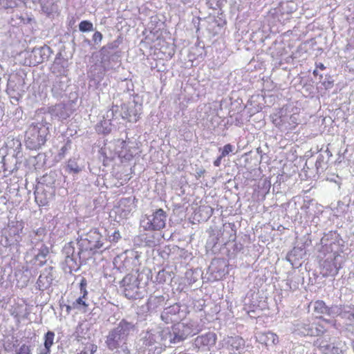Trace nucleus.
Here are the masks:
<instances>
[{
    "mask_svg": "<svg viewBox=\"0 0 354 354\" xmlns=\"http://www.w3.org/2000/svg\"><path fill=\"white\" fill-rule=\"evenodd\" d=\"M137 330L136 324L122 319L105 337V345L110 351L130 352L127 345L129 336Z\"/></svg>",
    "mask_w": 354,
    "mask_h": 354,
    "instance_id": "f257e3e1",
    "label": "nucleus"
},
{
    "mask_svg": "<svg viewBox=\"0 0 354 354\" xmlns=\"http://www.w3.org/2000/svg\"><path fill=\"white\" fill-rule=\"evenodd\" d=\"M168 334L159 328L142 331L140 335V349L144 354H160L167 346Z\"/></svg>",
    "mask_w": 354,
    "mask_h": 354,
    "instance_id": "f03ea898",
    "label": "nucleus"
},
{
    "mask_svg": "<svg viewBox=\"0 0 354 354\" xmlns=\"http://www.w3.org/2000/svg\"><path fill=\"white\" fill-rule=\"evenodd\" d=\"M50 136V128L37 114L29 124L25 133V145L30 150H39L44 146Z\"/></svg>",
    "mask_w": 354,
    "mask_h": 354,
    "instance_id": "7ed1b4c3",
    "label": "nucleus"
},
{
    "mask_svg": "<svg viewBox=\"0 0 354 354\" xmlns=\"http://www.w3.org/2000/svg\"><path fill=\"white\" fill-rule=\"evenodd\" d=\"M168 332L167 342L168 344H177L184 341L189 336L194 335L201 330V326L193 320L187 322H178L171 328L162 329Z\"/></svg>",
    "mask_w": 354,
    "mask_h": 354,
    "instance_id": "20e7f679",
    "label": "nucleus"
},
{
    "mask_svg": "<svg viewBox=\"0 0 354 354\" xmlns=\"http://www.w3.org/2000/svg\"><path fill=\"white\" fill-rule=\"evenodd\" d=\"M79 246L78 255L84 252L89 251L92 254L103 246L102 236L97 229H92L85 234L81 235L77 239Z\"/></svg>",
    "mask_w": 354,
    "mask_h": 354,
    "instance_id": "39448f33",
    "label": "nucleus"
},
{
    "mask_svg": "<svg viewBox=\"0 0 354 354\" xmlns=\"http://www.w3.org/2000/svg\"><path fill=\"white\" fill-rule=\"evenodd\" d=\"M37 115L41 118V122L47 125L50 129L52 127L53 120L64 121L71 115V111L68 106L59 103L48 109V111L37 113Z\"/></svg>",
    "mask_w": 354,
    "mask_h": 354,
    "instance_id": "423d86ee",
    "label": "nucleus"
},
{
    "mask_svg": "<svg viewBox=\"0 0 354 354\" xmlns=\"http://www.w3.org/2000/svg\"><path fill=\"white\" fill-rule=\"evenodd\" d=\"M167 214L162 209H158L151 214L142 216L140 225L146 231H159L166 225Z\"/></svg>",
    "mask_w": 354,
    "mask_h": 354,
    "instance_id": "0eeeda50",
    "label": "nucleus"
},
{
    "mask_svg": "<svg viewBox=\"0 0 354 354\" xmlns=\"http://www.w3.org/2000/svg\"><path fill=\"white\" fill-rule=\"evenodd\" d=\"M119 41L114 40L104 46L100 50L101 64L104 71L113 68V63L120 62V51L118 50Z\"/></svg>",
    "mask_w": 354,
    "mask_h": 354,
    "instance_id": "6e6552de",
    "label": "nucleus"
},
{
    "mask_svg": "<svg viewBox=\"0 0 354 354\" xmlns=\"http://www.w3.org/2000/svg\"><path fill=\"white\" fill-rule=\"evenodd\" d=\"M142 274L126 275L121 281L123 293L129 299H139L143 297L142 288L139 286Z\"/></svg>",
    "mask_w": 354,
    "mask_h": 354,
    "instance_id": "1a4fd4ad",
    "label": "nucleus"
},
{
    "mask_svg": "<svg viewBox=\"0 0 354 354\" xmlns=\"http://www.w3.org/2000/svg\"><path fill=\"white\" fill-rule=\"evenodd\" d=\"M142 105L135 101L121 105V111L119 115L123 120L129 122H136L140 118Z\"/></svg>",
    "mask_w": 354,
    "mask_h": 354,
    "instance_id": "9d476101",
    "label": "nucleus"
},
{
    "mask_svg": "<svg viewBox=\"0 0 354 354\" xmlns=\"http://www.w3.org/2000/svg\"><path fill=\"white\" fill-rule=\"evenodd\" d=\"M185 313L181 310L178 304H174L167 308H165L161 313V319L167 324L174 322H178L181 319Z\"/></svg>",
    "mask_w": 354,
    "mask_h": 354,
    "instance_id": "9b49d317",
    "label": "nucleus"
},
{
    "mask_svg": "<svg viewBox=\"0 0 354 354\" xmlns=\"http://www.w3.org/2000/svg\"><path fill=\"white\" fill-rule=\"evenodd\" d=\"M52 53L51 48L46 45L35 47L29 55L30 62L34 66L41 64L48 59Z\"/></svg>",
    "mask_w": 354,
    "mask_h": 354,
    "instance_id": "f8f14e48",
    "label": "nucleus"
},
{
    "mask_svg": "<svg viewBox=\"0 0 354 354\" xmlns=\"http://www.w3.org/2000/svg\"><path fill=\"white\" fill-rule=\"evenodd\" d=\"M34 194L36 203L39 206H45L53 198V190L51 187L41 183L36 186Z\"/></svg>",
    "mask_w": 354,
    "mask_h": 354,
    "instance_id": "ddd939ff",
    "label": "nucleus"
},
{
    "mask_svg": "<svg viewBox=\"0 0 354 354\" xmlns=\"http://www.w3.org/2000/svg\"><path fill=\"white\" fill-rule=\"evenodd\" d=\"M6 91L11 98L18 101L24 92L23 80L18 77L10 78L8 81Z\"/></svg>",
    "mask_w": 354,
    "mask_h": 354,
    "instance_id": "4468645a",
    "label": "nucleus"
},
{
    "mask_svg": "<svg viewBox=\"0 0 354 354\" xmlns=\"http://www.w3.org/2000/svg\"><path fill=\"white\" fill-rule=\"evenodd\" d=\"M50 71L56 77H67L68 72V62L62 57L61 53H58L50 67Z\"/></svg>",
    "mask_w": 354,
    "mask_h": 354,
    "instance_id": "2eb2a0df",
    "label": "nucleus"
},
{
    "mask_svg": "<svg viewBox=\"0 0 354 354\" xmlns=\"http://www.w3.org/2000/svg\"><path fill=\"white\" fill-rule=\"evenodd\" d=\"M69 82L68 77H55L51 88L53 95L56 98L62 97L69 85Z\"/></svg>",
    "mask_w": 354,
    "mask_h": 354,
    "instance_id": "dca6fc26",
    "label": "nucleus"
},
{
    "mask_svg": "<svg viewBox=\"0 0 354 354\" xmlns=\"http://www.w3.org/2000/svg\"><path fill=\"white\" fill-rule=\"evenodd\" d=\"M54 279L53 268H45L37 279V286L38 289L41 291L48 289L51 286Z\"/></svg>",
    "mask_w": 354,
    "mask_h": 354,
    "instance_id": "f3484780",
    "label": "nucleus"
},
{
    "mask_svg": "<svg viewBox=\"0 0 354 354\" xmlns=\"http://www.w3.org/2000/svg\"><path fill=\"white\" fill-rule=\"evenodd\" d=\"M35 252V257H34V264L35 266L41 267L46 262V257L49 254V248L43 243H36L35 245L32 248Z\"/></svg>",
    "mask_w": 354,
    "mask_h": 354,
    "instance_id": "a211bd4d",
    "label": "nucleus"
},
{
    "mask_svg": "<svg viewBox=\"0 0 354 354\" xmlns=\"http://www.w3.org/2000/svg\"><path fill=\"white\" fill-rule=\"evenodd\" d=\"M309 305L313 306V312L319 315V319H322L325 323H330L329 319L323 318V315H330L331 314V308L328 306L323 300L318 299L315 301H311Z\"/></svg>",
    "mask_w": 354,
    "mask_h": 354,
    "instance_id": "6ab92c4d",
    "label": "nucleus"
},
{
    "mask_svg": "<svg viewBox=\"0 0 354 354\" xmlns=\"http://www.w3.org/2000/svg\"><path fill=\"white\" fill-rule=\"evenodd\" d=\"M339 267L336 263V258L326 259L322 264V274L323 277L335 276L337 274Z\"/></svg>",
    "mask_w": 354,
    "mask_h": 354,
    "instance_id": "aec40b11",
    "label": "nucleus"
},
{
    "mask_svg": "<svg viewBox=\"0 0 354 354\" xmlns=\"http://www.w3.org/2000/svg\"><path fill=\"white\" fill-rule=\"evenodd\" d=\"M166 301H167L166 296L153 294L148 299L147 308L150 312L156 311L159 308L162 307Z\"/></svg>",
    "mask_w": 354,
    "mask_h": 354,
    "instance_id": "412c9836",
    "label": "nucleus"
},
{
    "mask_svg": "<svg viewBox=\"0 0 354 354\" xmlns=\"http://www.w3.org/2000/svg\"><path fill=\"white\" fill-rule=\"evenodd\" d=\"M216 342V335L214 333H207L205 335L198 336L195 339L196 345L198 346H212Z\"/></svg>",
    "mask_w": 354,
    "mask_h": 354,
    "instance_id": "4be33fe9",
    "label": "nucleus"
},
{
    "mask_svg": "<svg viewBox=\"0 0 354 354\" xmlns=\"http://www.w3.org/2000/svg\"><path fill=\"white\" fill-rule=\"evenodd\" d=\"M314 344L317 346L318 349L324 354H338L339 348L334 344H328L322 339H317Z\"/></svg>",
    "mask_w": 354,
    "mask_h": 354,
    "instance_id": "5701e85b",
    "label": "nucleus"
},
{
    "mask_svg": "<svg viewBox=\"0 0 354 354\" xmlns=\"http://www.w3.org/2000/svg\"><path fill=\"white\" fill-rule=\"evenodd\" d=\"M58 1L59 0H39L41 10L48 16L57 12Z\"/></svg>",
    "mask_w": 354,
    "mask_h": 354,
    "instance_id": "b1692460",
    "label": "nucleus"
},
{
    "mask_svg": "<svg viewBox=\"0 0 354 354\" xmlns=\"http://www.w3.org/2000/svg\"><path fill=\"white\" fill-rule=\"evenodd\" d=\"M326 331L325 326L322 323H314L311 328H308L307 334L310 336H319Z\"/></svg>",
    "mask_w": 354,
    "mask_h": 354,
    "instance_id": "393cba45",
    "label": "nucleus"
},
{
    "mask_svg": "<svg viewBox=\"0 0 354 354\" xmlns=\"http://www.w3.org/2000/svg\"><path fill=\"white\" fill-rule=\"evenodd\" d=\"M172 272L167 271L165 269L160 270L156 277V282L158 283H165L171 281Z\"/></svg>",
    "mask_w": 354,
    "mask_h": 354,
    "instance_id": "a878e982",
    "label": "nucleus"
},
{
    "mask_svg": "<svg viewBox=\"0 0 354 354\" xmlns=\"http://www.w3.org/2000/svg\"><path fill=\"white\" fill-rule=\"evenodd\" d=\"M15 277H17V283L19 286L21 287L26 286L29 281L30 277L28 275V272L26 270V271L18 270L15 272Z\"/></svg>",
    "mask_w": 354,
    "mask_h": 354,
    "instance_id": "bb28decb",
    "label": "nucleus"
},
{
    "mask_svg": "<svg viewBox=\"0 0 354 354\" xmlns=\"http://www.w3.org/2000/svg\"><path fill=\"white\" fill-rule=\"evenodd\" d=\"M44 235L45 229L44 228H39L36 231H33L30 234L31 244L35 245L36 243H42Z\"/></svg>",
    "mask_w": 354,
    "mask_h": 354,
    "instance_id": "cd10ccee",
    "label": "nucleus"
},
{
    "mask_svg": "<svg viewBox=\"0 0 354 354\" xmlns=\"http://www.w3.org/2000/svg\"><path fill=\"white\" fill-rule=\"evenodd\" d=\"M113 119H115L113 111L111 110V109H110L103 115L104 120L101 122V125L104 127L106 130L110 131L111 129L109 128V125L111 124V121Z\"/></svg>",
    "mask_w": 354,
    "mask_h": 354,
    "instance_id": "c85d7f7f",
    "label": "nucleus"
},
{
    "mask_svg": "<svg viewBox=\"0 0 354 354\" xmlns=\"http://www.w3.org/2000/svg\"><path fill=\"white\" fill-rule=\"evenodd\" d=\"M81 168L77 165L75 159H70L66 166V171L71 174H78L81 171Z\"/></svg>",
    "mask_w": 354,
    "mask_h": 354,
    "instance_id": "c756f323",
    "label": "nucleus"
},
{
    "mask_svg": "<svg viewBox=\"0 0 354 354\" xmlns=\"http://www.w3.org/2000/svg\"><path fill=\"white\" fill-rule=\"evenodd\" d=\"M230 345L236 350H239L244 346V339L239 336L231 337L229 340Z\"/></svg>",
    "mask_w": 354,
    "mask_h": 354,
    "instance_id": "7c9ffc66",
    "label": "nucleus"
},
{
    "mask_svg": "<svg viewBox=\"0 0 354 354\" xmlns=\"http://www.w3.org/2000/svg\"><path fill=\"white\" fill-rule=\"evenodd\" d=\"M340 315L348 320H354V305H350L341 311Z\"/></svg>",
    "mask_w": 354,
    "mask_h": 354,
    "instance_id": "2f4dec72",
    "label": "nucleus"
},
{
    "mask_svg": "<svg viewBox=\"0 0 354 354\" xmlns=\"http://www.w3.org/2000/svg\"><path fill=\"white\" fill-rule=\"evenodd\" d=\"M54 338H55V333L53 331L48 330L44 337V345L46 346V348H49L50 349L51 346L54 344Z\"/></svg>",
    "mask_w": 354,
    "mask_h": 354,
    "instance_id": "473e14b6",
    "label": "nucleus"
},
{
    "mask_svg": "<svg viewBox=\"0 0 354 354\" xmlns=\"http://www.w3.org/2000/svg\"><path fill=\"white\" fill-rule=\"evenodd\" d=\"M65 263L71 271L77 270L80 267L76 261L75 255L72 257H65Z\"/></svg>",
    "mask_w": 354,
    "mask_h": 354,
    "instance_id": "72a5a7b5",
    "label": "nucleus"
},
{
    "mask_svg": "<svg viewBox=\"0 0 354 354\" xmlns=\"http://www.w3.org/2000/svg\"><path fill=\"white\" fill-rule=\"evenodd\" d=\"M97 345L91 342H86L84 348L77 354H93L97 351Z\"/></svg>",
    "mask_w": 354,
    "mask_h": 354,
    "instance_id": "f704fd0d",
    "label": "nucleus"
},
{
    "mask_svg": "<svg viewBox=\"0 0 354 354\" xmlns=\"http://www.w3.org/2000/svg\"><path fill=\"white\" fill-rule=\"evenodd\" d=\"M79 30L82 32L93 30V24L88 20H83L79 24Z\"/></svg>",
    "mask_w": 354,
    "mask_h": 354,
    "instance_id": "c9c22d12",
    "label": "nucleus"
},
{
    "mask_svg": "<svg viewBox=\"0 0 354 354\" xmlns=\"http://www.w3.org/2000/svg\"><path fill=\"white\" fill-rule=\"evenodd\" d=\"M62 254L64 257H72L75 255V247L73 242L65 244L62 249Z\"/></svg>",
    "mask_w": 354,
    "mask_h": 354,
    "instance_id": "e433bc0d",
    "label": "nucleus"
},
{
    "mask_svg": "<svg viewBox=\"0 0 354 354\" xmlns=\"http://www.w3.org/2000/svg\"><path fill=\"white\" fill-rule=\"evenodd\" d=\"M84 296H80L78 297L73 304V308L77 309V310H82L84 309L85 310V308L88 306V304H86L85 301Z\"/></svg>",
    "mask_w": 354,
    "mask_h": 354,
    "instance_id": "4c0bfd02",
    "label": "nucleus"
},
{
    "mask_svg": "<svg viewBox=\"0 0 354 354\" xmlns=\"http://www.w3.org/2000/svg\"><path fill=\"white\" fill-rule=\"evenodd\" d=\"M71 149V141L68 140L61 147L58 156L59 159H62L66 153Z\"/></svg>",
    "mask_w": 354,
    "mask_h": 354,
    "instance_id": "58836bf2",
    "label": "nucleus"
},
{
    "mask_svg": "<svg viewBox=\"0 0 354 354\" xmlns=\"http://www.w3.org/2000/svg\"><path fill=\"white\" fill-rule=\"evenodd\" d=\"M86 286H87V281L84 277H82L81 279V281L80 283V293L82 295L81 296H84L85 298L86 297V296L88 295Z\"/></svg>",
    "mask_w": 354,
    "mask_h": 354,
    "instance_id": "ea45409f",
    "label": "nucleus"
},
{
    "mask_svg": "<svg viewBox=\"0 0 354 354\" xmlns=\"http://www.w3.org/2000/svg\"><path fill=\"white\" fill-rule=\"evenodd\" d=\"M17 354H32L30 346L25 344H22L17 351Z\"/></svg>",
    "mask_w": 354,
    "mask_h": 354,
    "instance_id": "a19ab883",
    "label": "nucleus"
},
{
    "mask_svg": "<svg viewBox=\"0 0 354 354\" xmlns=\"http://www.w3.org/2000/svg\"><path fill=\"white\" fill-rule=\"evenodd\" d=\"M102 38V34L99 31H96L93 35L92 40L95 44H99L101 43Z\"/></svg>",
    "mask_w": 354,
    "mask_h": 354,
    "instance_id": "79ce46f5",
    "label": "nucleus"
},
{
    "mask_svg": "<svg viewBox=\"0 0 354 354\" xmlns=\"http://www.w3.org/2000/svg\"><path fill=\"white\" fill-rule=\"evenodd\" d=\"M233 150V147L230 144L225 145L221 152V157H225L227 156L230 152H232Z\"/></svg>",
    "mask_w": 354,
    "mask_h": 354,
    "instance_id": "37998d69",
    "label": "nucleus"
},
{
    "mask_svg": "<svg viewBox=\"0 0 354 354\" xmlns=\"http://www.w3.org/2000/svg\"><path fill=\"white\" fill-rule=\"evenodd\" d=\"M267 340H271L274 345L279 343L278 336L273 333H267Z\"/></svg>",
    "mask_w": 354,
    "mask_h": 354,
    "instance_id": "c03bdc74",
    "label": "nucleus"
},
{
    "mask_svg": "<svg viewBox=\"0 0 354 354\" xmlns=\"http://www.w3.org/2000/svg\"><path fill=\"white\" fill-rule=\"evenodd\" d=\"M51 350L46 346H40L37 348V354H50Z\"/></svg>",
    "mask_w": 354,
    "mask_h": 354,
    "instance_id": "a18cd8bd",
    "label": "nucleus"
},
{
    "mask_svg": "<svg viewBox=\"0 0 354 354\" xmlns=\"http://www.w3.org/2000/svg\"><path fill=\"white\" fill-rule=\"evenodd\" d=\"M111 110L113 111L115 119H118L121 117V115H119V113L121 111V106L120 107L118 105H113L111 108Z\"/></svg>",
    "mask_w": 354,
    "mask_h": 354,
    "instance_id": "49530a36",
    "label": "nucleus"
},
{
    "mask_svg": "<svg viewBox=\"0 0 354 354\" xmlns=\"http://www.w3.org/2000/svg\"><path fill=\"white\" fill-rule=\"evenodd\" d=\"M111 241H118L120 239V234L118 231H115L111 235L109 236Z\"/></svg>",
    "mask_w": 354,
    "mask_h": 354,
    "instance_id": "de8ad7c7",
    "label": "nucleus"
},
{
    "mask_svg": "<svg viewBox=\"0 0 354 354\" xmlns=\"http://www.w3.org/2000/svg\"><path fill=\"white\" fill-rule=\"evenodd\" d=\"M3 1V6L6 8H12L14 6L13 4L15 5V3H9L8 0H2Z\"/></svg>",
    "mask_w": 354,
    "mask_h": 354,
    "instance_id": "09e8293b",
    "label": "nucleus"
},
{
    "mask_svg": "<svg viewBox=\"0 0 354 354\" xmlns=\"http://www.w3.org/2000/svg\"><path fill=\"white\" fill-rule=\"evenodd\" d=\"M222 158L223 157H221V155L218 158H217L214 162V165L216 167H218L221 165Z\"/></svg>",
    "mask_w": 354,
    "mask_h": 354,
    "instance_id": "8fccbe9b",
    "label": "nucleus"
},
{
    "mask_svg": "<svg viewBox=\"0 0 354 354\" xmlns=\"http://www.w3.org/2000/svg\"><path fill=\"white\" fill-rule=\"evenodd\" d=\"M64 306L66 307V312H67V314H70L71 311L72 309H74L73 308V304H72V305H64Z\"/></svg>",
    "mask_w": 354,
    "mask_h": 354,
    "instance_id": "3c124183",
    "label": "nucleus"
},
{
    "mask_svg": "<svg viewBox=\"0 0 354 354\" xmlns=\"http://www.w3.org/2000/svg\"><path fill=\"white\" fill-rule=\"evenodd\" d=\"M19 19L20 20V23L26 24L28 21H30L29 18H24L22 16L19 17Z\"/></svg>",
    "mask_w": 354,
    "mask_h": 354,
    "instance_id": "603ef678",
    "label": "nucleus"
},
{
    "mask_svg": "<svg viewBox=\"0 0 354 354\" xmlns=\"http://www.w3.org/2000/svg\"><path fill=\"white\" fill-rule=\"evenodd\" d=\"M317 68H319V69H321L322 71L326 68V67L324 66V65L322 63H319L318 64H317Z\"/></svg>",
    "mask_w": 354,
    "mask_h": 354,
    "instance_id": "864d4df0",
    "label": "nucleus"
},
{
    "mask_svg": "<svg viewBox=\"0 0 354 354\" xmlns=\"http://www.w3.org/2000/svg\"><path fill=\"white\" fill-rule=\"evenodd\" d=\"M205 171L204 169H201L198 171H197L196 174L198 177H201L205 173Z\"/></svg>",
    "mask_w": 354,
    "mask_h": 354,
    "instance_id": "5fc2aeb1",
    "label": "nucleus"
},
{
    "mask_svg": "<svg viewBox=\"0 0 354 354\" xmlns=\"http://www.w3.org/2000/svg\"><path fill=\"white\" fill-rule=\"evenodd\" d=\"M3 115V108L1 106H0V119L2 118Z\"/></svg>",
    "mask_w": 354,
    "mask_h": 354,
    "instance_id": "6e6d98bb",
    "label": "nucleus"
},
{
    "mask_svg": "<svg viewBox=\"0 0 354 354\" xmlns=\"http://www.w3.org/2000/svg\"><path fill=\"white\" fill-rule=\"evenodd\" d=\"M84 41H85L86 43H87L88 45H89V44H91V41H90L89 39H86L84 40Z\"/></svg>",
    "mask_w": 354,
    "mask_h": 354,
    "instance_id": "4d7b16f0",
    "label": "nucleus"
},
{
    "mask_svg": "<svg viewBox=\"0 0 354 354\" xmlns=\"http://www.w3.org/2000/svg\"><path fill=\"white\" fill-rule=\"evenodd\" d=\"M313 75H317V70H315V71H313Z\"/></svg>",
    "mask_w": 354,
    "mask_h": 354,
    "instance_id": "13d9d810",
    "label": "nucleus"
},
{
    "mask_svg": "<svg viewBox=\"0 0 354 354\" xmlns=\"http://www.w3.org/2000/svg\"><path fill=\"white\" fill-rule=\"evenodd\" d=\"M77 341H80V336H77Z\"/></svg>",
    "mask_w": 354,
    "mask_h": 354,
    "instance_id": "bf43d9fd",
    "label": "nucleus"
},
{
    "mask_svg": "<svg viewBox=\"0 0 354 354\" xmlns=\"http://www.w3.org/2000/svg\"><path fill=\"white\" fill-rule=\"evenodd\" d=\"M106 132H109V131L105 129V131H104V133H106Z\"/></svg>",
    "mask_w": 354,
    "mask_h": 354,
    "instance_id": "052dcab7",
    "label": "nucleus"
}]
</instances>
